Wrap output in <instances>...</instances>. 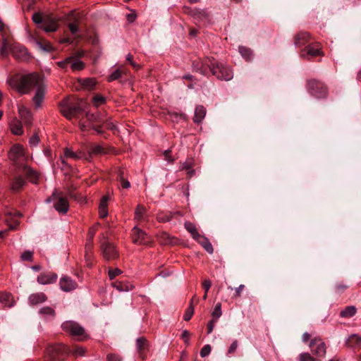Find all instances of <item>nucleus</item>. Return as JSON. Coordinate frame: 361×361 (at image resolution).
Segmentation results:
<instances>
[{"label":"nucleus","instance_id":"obj_1","mask_svg":"<svg viewBox=\"0 0 361 361\" xmlns=\"http://www.w3.org/2000/svg\"><path fill=\"white\" fill-rule=\"evenodd\" d=\"M42 77L37 73L13 77L8 80L9 85L21 94H27L32 88L35 93L32 98L35 108L41 106L44 95L45 85Z\"/></svg>","mask_w":361,"mask_h":361},{"label":"nucleus","instance_id":"obj_2","mask_svg":"<svg viewBox=\"0 0 361 361\" xmlns=\"http://www.w3.org/2000/svg\"><path fill=\"white\" fill-rule=\"evenodd\" d=\"M87 105V102L83 99H79V102L75 105L68 104L67 102H63L60 106V111L64 117L68 120L76 117L78 113L82 112Z\"/></svg>","mask_w":361,"mask_h":361},{"label":"nucleus","instance_id":"obj_3","mask_svg":"<svg viewBox=\"0 0 361 361\" xmlns=\"http://www.w3.org/2000/svg\"><path fill=\"white\" fill-rule=\"evenodd\" d=\"M70 352L69 348L63 344L49 345L46 349L45 361H54L56 359H62Z\"/></svg>","mask_w":361,"mask_h":361},{"label":"nucleus","instance_id":"obj_4","mask_svg":"<svg viewBox=\"0 0 361 361\" xmlns=\"http://www.w3.org/2000/svg\"><path fill=\"white\" fill-rule=\"evenodd\" d=\"M307 88L309 93L317 99H324L328 94L327 87L322 81L315 79L307 81Z\"/></svg>","mask_w":361,"mask_h":361},{"label":"nucleus","instance_id":"obj_5","mask_svg":"<svg viewBox=\"0 0 361 361\" xmlns=\"http://www.w3.org/2000/svg\"><path fill=\"white\" fill-rule=\"evenodd\" d=\"M101 250L105 259L114 260L118 258V253L114 244L108 241L106 235L103 233L99 238Z\"/></svg>","mask_w":361,"mask_h":361},{"label":"nucleus","instance_id":"obj_6","mask_svg":"<svg viewBox=\"0 0 361 361\" xmlns=\"http://www.w3.org/2000/svg\"><path fill=\"white\" fill-rule=\"evenodd\" d=\"M210 71L219 80H230L233 76V71L228 66L216 61L212 63Z\"/></svg>","mask_w":361,"mask_h":361},{"label":"nucleus","instance_id":"obj_7","mask_svg":"<svg viewBox=\"0 0 361 361\" xmlns=\"http://www.w3.org/2000/svg\"><path fill=\"white\" fill-rule=\"evenodd\" d=\"M51 199L55 201L54 207L57 212L66 214L69 207L68 202L66 197L62 196L57 191H54L51 197L47 199V202H50Z\"/></svg>","mask_w":361,"mask_h":361},{"label":"nucleus","instance_id":"obj_8","mask_svg":"<svg viewBox=\"0 0 361 361\" xmlns=\"http://www.w3.org/2000/svg\"><path fill=\"white\" fill-rule=\"evenodd\" d=\"M62 329L66 332L73 336H85L84 329L78 323L72 321H66L63 323Z\"/></svg>","mask_w":361,"mask_h":361},{"label":"nucleus","instance_id":"obj_9","mask_svg":"<svg viewBox=\"0 0 361 361\" xmlns=\"http://www.w3.org/2000/svg\"><path fill=\"white\" fill-rule=\"evenodd\" d=\"M133 242L137 245H147L152 242L151 237L149 236L144 231L135 226L133 229L132 234Z\"/></svg>","mask_w":361,"mask_h":361},{"label":"nucleus","instance_id":"obj_10","mask_svg":"<svg viewBox=\"0 0 361 361\" xmlns=\"http://www.w3.org/2000/svg\"><path fill=\"white\" fill-rule=\"evenodd\" d=\"M310 347L312 353L318 357H324L326 353V346L319 338H314L310 341Z\"/></svg>","mask_w":361,"mask_h":361},{"label":"nucleus","instance_id":"obj_11","mask_svg":"<svg viewBox=\"0 0 361 361\" xmlns=\"http://www.w3.org/2000/svg\"><path fill=\"white\" fill-rule=\"evenodd\" d=\"M18 110L19 117L24 123L25 126L30 127L32 122V116L30 111L22 104H18Z\"/></svg>","mask_w":361,"mask_h":361},{"label":"nucleus","instance_id":"obj_12","mask_svg":"<svg viewBox=\"0 0 361 361\" xmlns=\"http://www.w3.org/2000/svg\"><path fill=\"white\" fill-rule=\"evenodd\" d=\"M215 60L211 59H206L203 61H198L193 63L194 69L200 72L203 75H206L208 71V68L210 70L211 66H212V63H214Z\"/></svg>","mask_w":361,"mask_h":361},{"label":"nucleus","instance_id":"obj_13","mask_svg":"<svg viewBox=\"0 0 361 361\" xmlns=\"http://www.w3.org/2000/svg\"><path fill=\"white\" fill-rule=\"evenodd\" d=\"M9 159L13 161L25 159V149L22 145H14L8 153Z\"/></svg>","mask_w":361,"mask_h":361},{"label":"nucleus","instance_id":"obj_14","mask_svg":"<svg viewBox=\"0 0 361 361\" xmlns=\"http://www.w3.org/2000/svg\"><path fill=\"white\" fill-rule=\"evenodd\" d=\"M321 48L319 44L308 45L302 50L300 56L302 58L309 59L310 57H314L322 55Z\"/></svg>","mask_w":361,"mask_h":361},{"label":"nucleus","instance_id":"obj_15","mask_svg":"<svg viewBox=\"0 0 361 361\" xmlns=\"http://www.w3.org/2000/svg\"><path fill=\"white\" fill-rule=\"evenodd\" d=\"M57 278V274L55 273L44 272L38 276L37 281L39 284L47 285L55 283Z\"/></svg>","mask_w":361,"mask_h":361},{"label":"nucleus","instance_id":"obj_16","mask_svg":"<svg viewBox=\"0 0 361 361\" xmlns=\"http://www.w3.org/2000/svg\"><path fill=\"white\" fill-rule=\"evenodd\" d=\"M59 285L63 291L68 292L77 288V283L68 276H63L59 281Z\"/></svg>","mask_w":361,"mask_h":361},{"label":"nucleus","instance_id":"obj_17","mask_svg":"<svg viewBox=\"0 0 361 361\" xmlns=\"http://www.w3.org/2000/svg\"><path fill=\"white\" fill-rule=\"evenodd\" d=\"M23 171L26 174L30 182L35 184L38 183L39 175L36 171L33 170L32 168L27 165H25L23 167Z\"/></svg>","mask_w":361,"mask_h":361},{"label":"nucleus","instance_id":"obj_18","mask_svg":"<svg viewBox=\"0 0 361 361\" xmlns=\"http://www.w3.org/2000/svg\"><path fill=\"white\" fill-rule=\"evenodd\" d=\"M0 302L5 307H11L15 304L13 295L6 292H0Z\"/></svg>","mask_w":361,"mask_h":361},{"label":"nucleus","instance_id":"obj_19","mask_svg":"<svg viewBox=\"0 0 361 361\" xmlns=\"http://www.w3.org/2000/svg\"><path fill=\"white\" fill-rule=\"evenodd\" d=\"M310 35L307 32H300L295 36V46H302L310 40Z\"/></svg>","mask_w":361,"mask_h":361},{"label":"nucleus","instance_id":"obj_20","mask_svg":"<svg viewBox=\"0 0 361 361\" xmlns=\"http://www.w3.org/2000/svg\"><path fill=\"white\" fill-rule=\"evenodd\" d=\"M47 300V295L43 293H32L29 296L28 300L31 305H38Z\"/></svg>","mask_w":361,"mask_h":361},{"label":"nucleus","instance_id":"obj_21","mask_svg":"<svg viewBox=\"0 0 361 361\" xmlns=\"http://www.w3.org/2000/svg\"><path fill=\"white\" fill-rule=\"evenodd\" d=\"M10 128L14 135H20L23 133L21 121L17 118H13L10 123Z\"/></svg>","mask_w":361,"mask_h":361},{"label":"nucleus","instance_id":"obj_22","mask_svg":"<svg viewBox=\"0 0 361 361\" xmlns=\"http://www.w3.org/2000/svg\"><path fill=\"white\" fill-rule=\"evenodd\" d=\"M26 184V181L21 176H16L11 183V189L13 192H18Z\"/></svg>","mask_w":361,"mask_h":361},{"label":"nucleus","instance_id":"obj_23","mask_svg":"<svg viewBox=\"0 0 361 361\" xmlns=\"http://www.w3.org/2000/svg\"><path fill=\"white\" fill-rule=\"evenodd\" d=\"M136 347L140 356L143 357V354L148 348V343L146 338L145 337H140L137 338Z\"/></svg>","mask_w":361,"mask_h":361},{"label":"nucleus","instance_id":"obj_24","mask_svg":"<svg viewBox=\"0 0 361 361\" xmlns=\"http://www.w3.org/2000/svg\"><path fill=\"white\" fill-rule=\"evenodd\" d=\"M195 240L197 243H199L205 249V250L207 252H209V254L213 253L214 249H213L212 243L209 242L208 238L200 235V237Z\"/></svg>","mask_w":361,"mask_h":361},{"label":"nucleus","instance_id":"obj_25","mask_svg":"<svg viewBox=\"0 0 361 361\" xmlns=\"http://www.w3.org/2000/svg\"><path fill=\"white\" fill-rule=\"evenodd\" d=\"M13 55L18 59H23L27 57V49L22 46H15L13 49Z\"/></svg>","mask_w":361,"mask_h":361},{"label":"nucleus","instance_id":"obj_26","mask_svg":"<svg viewBox=\"0 0 361 361\" xmlns=\"http://www.w3.org/2000/svg\"><path fill=\"white\" fill-rule=\"evenodd\" d=\"M206 115V109L203 106H198L195 108L193 121L196 123H200L204 119Z\"/></svg>","mask_w":361,"mask_h":361},{"label":"nucleus","instance_id":"obj_27","mask_svg":"<svg viewBox=\"0 0 361 361\" xmlns=\"http://www.w3.org/2000/svg\"><path fill=\"white\" fill-rule=\"evenodd\" d=\"M34 42L37 47L42 51H51L53 50L52 45L46 40H40L39 39H35Z\"/></svg>","mask_w":361,"mask_h":361},{"label":"nucleus","instance_id":"obj_28","mask_svg":"<svg viewBox=\"0 0 361 361\" xmlns=\"http://www.w3.org/2000/svg\"><path fill=\"white\" fill-rule=\"evenodd\" d=\"M105 114L104 113H95V114H91L90 112L86 113V118L88 121L91 123L94 122H101L102 123L104 121V116Z\"/></svg>","mask_w":361,"mask_h":361},{"label":"nucleus","instance_id":"obj_29","mask_svg":"<svg viewBox=\"0 0 361 361\" xmlns=\"http://www.w3.org/2000/svg\"><path fill=\"white\" fill-rule=\"evenodd\" d=\"M193 162L192 160H187L185 162L180 164L179 167L180 171L185 170L188 176L190 178L195 174V171L192 169Z\"/></svg>","mask_w":361,"mask_h":361},{"label":"nucleus","instance_id":"obj_30","mask_svg":"<svg viewBox=\"0 0 361 361\" xmlns=\"http://www.w3.org/2000/svg\"><path fill=\"white\" fill-rule=\"evenodd\" d=\"M41 27L47 32H55L58 29V23L56 20H51L49 22H44Z\"/></svg>","mask_w":361,"mask_h":361},{"label":"nucleus","instance_id":"obj_31","mask_svg":"<svg viewBox=\"0 0 361 361\" xmlns=\"http://www.w3.org/2000/svg\"><path fill=\"white\" fill-rule=\"evenodd\" d=\"M185 228L191 234L193 239L197 240L200 237V234L198 233L195 225L192 223L185 222Z\"/></svg>","mask_w":361,"mask_h":361},{"label":"nucleus","instance_id":"obj_32","mask_svg":"<svg viewBox=\"0 0 361 361\" xmlns=\"http://www.w3.org/2000/svg\"><path fill=\"white\" fill-rule=\"evenodd\" d=\"M39 312L46 319L54 318L56 315L55 310L51 307H44L39 310Z\"/></svg>","mask_w":361,"mask_h":361},{"label":"nucleus","instance_id":"obj_33","mask_svg":"<svg viewBox=\"0 0 361 361\" xmlns=\"http://www.w3.org/2000/svg\"><path fill=\"white\" fill-rule=\"evenodd\" d=\"M71 68L73 71H80L85 68V63L73 56V61L70 63Z\"/></svg>","mask_w":361,"mask_h":361},{"label":"nucleus","instance_id":"obj_34","mask_svg":"<svg viewBox=\"0 0 361 361\" xmlns=\"http://www.w3.org/2000/svg\"><path fill=\"white\" fill-rule=\"evenodd\" d=\"M356 313V308L354 306L346 307L340 312L341 317H351Z\"/></svg>","mask_w":361,"mask_h":361},{"label":"nucleus","instance_id":"obj_35","mask_svg":"<svg viewBox=\"0 0 361 361\" xmlns=\"http://www.w3.org/2000/svg\"><path fill=\"white\" fill-rule=\"evenodd\" d=\"M80 82L81 85L84 88H87V89L93 88L97 83L95 79H94V78H86V79L80 80Z\"/></svg>","mask_w":361,"mask_h":361},{"label":"nucleus","instance_id":"obj_36","mask_svg":"<svg viewBox=\"0 0 361 361\" xmlns=\"http://www.w3.org/2000/svg\"><path fill=\"white\" fill-rule=\"evenodd\" d=\"M90 154L91 155H99L103 154L106 153L105 149L101 145H93L91 147L90 151Z\"/></svg>","mask_w":361,"mask_h":361},{"label":"nucleus","instance_id":"obj_37","mask_svg":"<svg viewBox=\"0 0 361 361\" xmlns=\"http://www.w3.org/2000/svg\"><path fill=\"white\" fill-rule=\"evenodd\" d=\"M106 98L102 95L97 94L92 98V103L95 107H98L106 103Z\"/></svg>","mask_w":361,"mask_h":361},{"label":"nucleus","instance_id":"obj_38","mask_svg":"<svg viewBox=\"0 0 361 361\" xmlns=\"http://www.w3.org/2000/svg\"><path fill=\"white\" fill-rule=\"evenodd\" d=\"M97 225L92 226L89 230L87 240L90 243V247H92V246H93V238L97 232Z\"/></svg>","mask_w":361,"mask_h":361},{"label":"nucleus","instance_id":"obj_39","mask_svg":"<svg viewBox=\"0 0 361 361\" xmlns=\"http://www.w3.org/2000/svg\"><path fill=\"white\" fill-rule=\"evenodd\" d=\"M79 127H80V130L82 131H85V130H89L90 128H92L94 130H96L97 133H99V134H102V130H101V127L100 126H99V127L90 126L89 125H86L82 121H80L79 122Z\"/></svg>","mask_w":361,"mask_h":361},{"label":"nucleus","instance_id":"obj_40","mask_svg":"<svg viewBox=\"0 0 361 361\" xmlns=\"http://www.w3.org/2000/svg\"><path fill=\"white\" fill-rule=\"evenodd\" d=\"M348 344L350 346L361 344V336L357 334L350 336L348 339Z\"/></svg>","mask_w":361,"mask_h":361},{"label":"nucleus","instance_id":"obj_41","mask_svg":"<svg viewBox=\"0 0 361 361\" xmlns=\"http://www.w3.org/2000/svg\"><path fill=\"white\" fill-rule=\"evenodd\" d=\"M8 50H9V43L8 42L6 39L4 38L3 42H2V47L0 49V54L3 57H6L8 55Z\"/></svg>","mask_w":361,"mask_h":361},{"label":"nucleus","instance_id":"obj_42","mask_svg":"<svg viewBox=\"0 0 361 361\" xmlns=\"http://www.w3.org/2000/svg\"><path fill=\"white\" fill-rule=\"evenodd\" d=\"M222 314L221 304L220 302L215 305V307L212 312V317L214 319L217 320Z\"/></svg>","mask_w":361,"mask_h":361},{"label":"nucleus","instance_id":"obj_43","mask_svg":"<svg viewBox=\"0 0 361 361\" xmlns=\"http://www.w3.org/2000/svg\"><path fill=\"white\" fill-rule=\"evenodd\" d=\"M114 287H116L120 291H129L134 288L133 285L123 283H118V284L116 283L114 284Z\"/></svg>","mask_w":361,"mask_h":361},{"label":"nucleus","instance_id":"obj_44","mask_svg":"<svg viewBox=\"0 0 361 361\" xmlns=\"http://www.w3.org/2000/svg\"><path fill=\"white\" fill-rule=\"evenodd\" d=\"M64 153H65V157L67 159H73L74 160H76V159H80L82 157L80 154L74 152L69 149H66Z\"/></svg>","mask_w":361,"mask_h":361},{"label":"nucleus","instance_id":"obj_45","mask_svg":"<svg viewBox=\"0 0 361 361\" xmlns=\"http://www.w3.org/2000/svg\"><path fill=\"white\" fill-rule=\"evenodd\" d=\"M145 212V208L142 205H137L135 212V219L137 220H141Z\"/></svg>","mask_w":361,"mask_h":361},{"label":"nucleus","instance_id":"obj_46","mask_svg":"<svg viewBox=\"0 0 361 361\" xmlns=\"http://www.w3.org/2000/svg\"><path fill=\"white\" fill-rule=\"evenodd\" d=\"M239 51L242 56L247 60L250 59L252 56L251 50L245 47H240Z\"/></svg>","mask_w":361,"mask_h":361},{"label":"nucleus","instance_id":"obj_47","mask_svg":"<svg viewBox=\"0 0 361 361\" xmlns=\"http://www.w3.org/2000/svg\"><path fill=\"white\" fill-rule=\"evenodd\" d=\"M6 223L8 225L9 228L4 230V231H0V238H4L8 234V231L16 229L17 226L19 224V223L18 221H16L13 224H11L8 223V221L7 220L6 221Z\"/></svg>","mask_w":361,"mask_h":361},{"label":"nucleus","instance_id":"obj_48","mask_svg":"<svg viewBox=\"0 0 361 361\" xmlns=\"http://www.w3.org/2000/svg\"><path fill=\"white\" fill-rule=\"evenodd\" d=\"M193 313H194V307L192 305V301L190 302V306L186 310L185 313L183 316L184 320H185V321L190 320L192 318Z\"/></svg>","mask_w":361,"mask_h":361},{"label":"nucleus","instance_id":"obj_49","mask_svg":"<svg viewBox=\"0 0 361 361\" xmlns=\"http://www.w3.org/2000/svg\"><path fill=\"white\" fill-rule=\"evenodd\" d=\"M348 288V286L343 282H338L334 286V290L337 293H341Z\"/></svg>","mask_w":361,"mask_h":361},{"label":"nucleus","instance_id":"obj_50","mask_svg":"<svg viewBox=\"0 0 361 361\" xmlns=\"http://www.w3.org/2000/svg\"><path fill=\"white\" fill-rule=\"evenodd\" d=\"M73 56L67 57L63 61H58L57 65L61 68H66L68 64H70V63L73 61Z\"/></svg>","mask_w":361,"mask_h":361},{"label":"nucleus","instance_id":"obj_51","mask_svg":"<svg viewBox=\"0 0 361 361\" xmlns=\"http://www.w3.org/2000/svg\"><path fill=\"white\" fill-rule=\"evenodd\" d=\"M121 75V71L120 69H117L114 71L109 77L108 81L111 82L115 80L118 79Z\"/></svg>","mask_w":361,"mask_h":361},{"label":"nucleus","instance_id":"obj_52","mask_svg":"<svg viewBox=\"0 0 361 361\" xmlns=\"http://www.w3.org/2000/svg\"><path fill=\"white\" fill-rule=\"evenodd\" d=\"M32 255H33V252H31V251H25L24 252H23L21 254V259L23 260V261H32Z\"/></svg>","mask_w":361,"mask_h":361},{"label":"nucleus","instance_id":"obj_53","mask_svg":"<svg viewBox=\"0 0 361 361\" xmlns=\"http://www.w3.org/2000/svg\"><path fill=\"white\" fill-rule=\"evenodd\" d=\"M300 361H316V360L308 353L300 355Z\"/></svg>","mask_w":361,"mask_h":361},{"label":"nucleus","instance_id":"obj_54","mask_svg":"<svg viewBox=\"0 0 361 361\" xmlns=\"http://www.w3.org/2000/svg\"><path fill=\"white\" fill-rule=\"evenodd\" d=\"M211 346L205 345L200 350V355L202 357L207 356L211 353Z\"/></svg>","mask_w":361,"mask_h":361},{"label":"nucleus","instance_id":"obj_55","mask_svg":"<svg viewBox=\"0 0 361 361\" xmlns=\"http://www.w3.org/2000/svg\"><path fill=\"white\" fill-rule=\"evenodd\" d=\"M68 28H69V30L70 32L73 34V35H75L76 34L79 29H78V23L77 22H74V23H71L68 24Z\"/></svg>","mask_w":361,"mask_h":361},{"label":"nucleus","instance_id":"obj_56","mask_svg":"<svg viewBox=\"0 0 361 361\" xmlns=\"http://www.w3.org/2000/svg\"><path fill=\"white\" fill-rule=\"evenodd\" d=\"M121 274V271L119 269H110L109 270V276L110 279H114L116 276Z\"/></svg>","mask_w":361,"mask_h":361},{"label":"nucleus","instance_id":"obj_57","mask_svg":"<svg viewBox=\"0 0 361 361\" xmlns=\"http://www.w3.org/2000/svg\"><path fill=\"white\" fill-rule=\"evenodd\" d=\"M190 334L188 330H183L181 335V338L184 341L185 343L189 345Z\"/></svg>","mask_w":361,"mask_h":361},{"label":"nucleus","instance_id":"obj_58","mask_svg":"<svg viewBox=\"0 0 361 361\" xmlns=\"http://www.w3.org/2000/svg\"><path fill=\"white\" fill-rule=\"evenodd\" d=\"M119 180L121 182V186L123 188H126L127 189V188H129L130 187V182L127 179H125L121 173L120 174V176H119Z\"/></svg>","mask_w":361,"mask_h":361},{"label":"nucleus","instance_id":"obj_59","mask_svg":"<svg viewBox=\"0 0 361 361\" xmlns=\"http://www.w3.org/2000/svg\"><path fill=\"white\" fill-rule=\"evenodd\" d=\"M238 341H236V340L233 341L228 349V354H233L235 352V350L238 348Z\"/></svg>","mask_w":361,"mask_h":361},{"label":"nucleus","instance_id":"obj_60","mask_svg":"<svg viewBox=\"0 0 361 361\" xmlns=\"http://www.w3.org/2000/svg\"><path fill=\"white\" fill-rule=\"evenodd\" d=\"M102 123H104L106 126V128L109 130H114L116 129L115 124L110 121V118H104Z\"/></svg>","mask_w":361,"mask_h":361},{"label":"nucleus","instance_id":"obj_61","mask_svg":"<svg viewBox=\"0 0 361 361\" xmlns=\"http://www.w3.org/2000/svg\"><path fill=\"white\" fill-rule=\"evenodd\" d=\"M109 200V196L108 195L103 197L101 200L99 208H107V202Z\"/></svg>","mask_w":361,"mask_h":361},{"label":"nucleus","instance_id":"obj_62","mask_svg":"<svg viewBox=\"0 0 361 361\" xmlns=\"http://www.w3.org/2000/svg\"><path fill=\"white\" fill-rule=\"evenodd\" d=\"M32 20L37 24H42L44 23L42 16L39 13H34L32 15Z\"/></svg>","mask_w":361,"mask_h":361},{"label":"nucleus","instance_id":"obj_63","mask_svg":"<svg viewBox=\"0 0 361 361\" xmlns=\"http://www.w3.org/2000/svg\"><path fill=\"white\" fill-rule=\"evenodd\" d=\"M39 142V138L37 135H34L29 140V144L30 146H36Z\"/></svg>","mask_w":361,"mask_h":361},{"label":"nucleus","instance_id":"obj_64","mask_svg":"<svg viewBox=\"0 0 361 361\" xmlns=\"http://www.w3.org/2000/svg\"><path fill=\"white\" fill-rule=\"evenodd\" d=\"M107 360L108 361H121V358L117 354L111 353L107 355Z\"/></svg>","mask_w":361,"mask_h":361}]
</instances>
